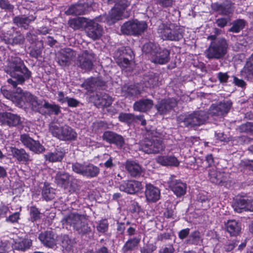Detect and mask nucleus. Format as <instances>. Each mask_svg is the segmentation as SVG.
I'll list each match as a JSON object with an SVG mask.
<instances>
[{
	"label": "nucleus",
	"mask_w": 253,
	"mask_h": 253,
	"mask_svg": "<svg viewBox=\"0 0 253 253\" xmlns=\"http://www.w3.org/2000/svg\"><path fill=\"white\" fill-rule=\"evenodd\" d=\"M6 72L11 79L7 80L13 88L22 85L31 77V72L25 66L23 61L18 57H11L6 68Z\"/></svg>",
	"instance_id": "nucleus-1"
},
{
	"label": "nucleus",
	"mask_w": 253,
	"mask_h": 253,
	"mask_svg": "<svg viewBox=\"0 0 253 253\" xmlns=\"http://www.w3.org/2000/svg\"><path fill=\"white\" fill-rule=\"evenodd\" d=\"M61 222L64 227L68 229L72 227L81 236L89 234L91 232L85 214L71 212L62 218Z\"/></svg>",
	"instance_id": "nucleus-2"
},
{
	"label": "nucleus",
	"mask_w": 253,
	"mask_h": 253,
	"mask_svg": "<svg viewBox=\"0 0 253 253\" xmlns=\"http://www.w3.org/2000/svg\"><path fill=\"white\" fill-rule=\"evenodd\" d=\"M228 44L224 38H218L211 42L205 50V54L209 59H220L224 57L227 52Z\"/></svg>",
	"instance_id": "nucleus-3"
},
{
	"label": "nucleus",
	"mask_w": 253,
	"mask_h": 253,
	"mask_svg": "<svg viewBox=\"0 0 253 253\" xmlns=\"http://www.w3.org/2000/svg\"><path fill=\"white\" fill-rule=\"evenodd\" d=\"M208 119V114L203 111H195L191 114L180 115L178 117V121L183 123L185 126L188 127L202 125Z\"/></svg>",
	"instance_id": "nucleus-4"
},
{
	"label": "nucleus",
	"mask_w": 253,
	"mask_h": 253,
	"mask_svg": "<svg viewBox=\"0 0 253 253\" xmlns=\"http://www.w3.org/2000/svg\"><path fill=\"white\" fill-rule=\"evenodd\" d=\"M49 131L53 136L63 141H74L78 136L76 131L67 125H53L50 127Z\"/></svg>",
	"instance_id": "nucleus-5"
},
{
	"label": "nucleus",
	"mask_w": 253,
	"mask_h": 253,
	"mask_svg": "<svg viewBox=\"0 0 253 253\" xmlns=\"http://www.w3.org/2000/svg\"><path fill=\"white\" fill-rule=\"evenodd\" d=\"M147 28L145 22L135 19L124 23L121 26V31L124 35L137 36L143 33Z\"/></svg>",
	"instance_id": "nucleus-6"
},
{
	"label": "nucleus",
	"mask_w": 253,
	"mask_h": 253,
	"mask_svg": "<svg viewBox=\"0 0 253 253\" xmlns=\"http://www.w3.org/2000/svg\"><path fill=\"white\" fill-rule=\"evenodd\" d=\"M95 61V55L91 50H85L78 56L76 64L84 71L90 70Z\"/></svg>",
	"instance_id": "nucleus-7"
},
{
	"label": "nucleus",
	"mask_w": 253,
	"mask_h": 253,
	"mask_svg": "<svg viewBox=\"0 0 253 253\" xmlns=\"http://www.w3.org/2000/svg\"><path fill=\"white\" fill-rule=\"evenodd\" d=\"M142 150L146 153H159L163 151L165 146L162 139L157 137L145 139L141 145Z\"/></svg>",
	"instance_id": "nucleus-8"
},
{
	"label": "nucleus",
	"mask_w": 253,
	"mask_h": 253,
	"mask_svg": "<svg viewBox=\"0 0 253 253\" xmlns=\"http://www.w3.org/2000/svg\"><path fill=\"white\" fill-rule=\"evenodd\" d=\"M72 168L75 172L90 178L97 176L100 172V169L91 164L84 165L75 163L72 164Z\"/></svg>",
	"instance_id": "nucleus-9"
},
{
	"label": "nucleus",
	"mask_w": 253,
	"mask_h": 253,
	"mask_svg": "<svg viewBox=\"0 0 253 253\" xmlns=\"http://www.w3.org/2000/svg\"><path fill=\"white\" fill-rule=\"evenodd\" d=\"M158 32L163 40L178 41L183 38V35L179 30L172 29L170 27L164 24L159 26Z\"/></svg>",
	"instance_id": "nucleus-10"
},
{
	"label": "nucleus",
	"mask_w": 253,
	"mask_h": 253,
	"mask_svg": "<svg viewBox=\"0 0 253 253\" xmlns=\"http://www.w3.org/2000/svg\"><path fill=\"white\" fill-rule=\"evenodd\" d=\"M55 181L58 185L64 189L70 187L73 190H75L77 188V179L66 172H57L55 176Z\"/></svg>",
	"instance_id": "nucleus-11"
},
{
	"label": "nucleus",
	"mask_w": 253,
	"mask_h": 253,
	"mask_svg": "<svg viewBox=\"0 0 253 253\" xmlns=\"http://www.w3.org/2000/svg\"><path fill=\"white\" fill-rule=\"evenodd\" d=\"M232 106L231 100H223L217 104H212L209 109V113L212 116L222 117L230 111Z\"/></svg>",
	"instance_id": "nucleus-12"
},
{
	"label": "nucleus",
	"mask_w": 253,
	"mask_h": 253,
	"mask_svg": "<svg viewBox=\"0 0 253 253\" xmlns=\"http://www.w3.org/2000/svg\"><path fill=\"white\" fill-rule=\"evenodd\" d=\"M87 37L93 40H96L101 37L103 33V27L93 20H89L85 28Z\"/></svg>",
	"instance_id": "nucleus-13"
},
{
	"label": "nucleus",
	"mask_w": 253,
	"mask_h": 253,
	"mask_svg": "<svg viewBox=\"0 0 253 253\" xmlns=\"http://www.w3.org/2000/svg\"><path fill=\"white\" fill-rule=\"evenodd\" d=\"M234 211L238 213L243 211H253V198L242 197L237 199L233 204Z\"/></svg>",
	"instance_id": "nucleus-14"
},
{
	"label": "nucleus",
	"mask_w": 253,
	"mask_h": 253,
	"mask_svg": "<svg viewBox=\"0 0 253 253\" xmlns=\"http://www.w3.org/2000/svg\"><path fill=\"white\" fill-rule=\"evenodd\" d=\"M177 105V102L174 98L164 99L155 105L158 113L160 115H165L173 109Z\"/></svg>",
	"instance_id": "nucleus-15"
},
{
	"label": "nucleus",
	"mask_w": 253,
	"mask_h": 253,
	"mask_svg": "<svg viewBox=\"0 0 253 253\" xmlns=\"http://www.w3.org/2000/svg\"><path fill=\"white\" fill-rule=\"evenodd\" d=\"M20 140L24 146L36 153H42L45 150L38 141L34 140L26 134L21 135Z\"/></svg>",
	"instance_id": "nucleus-16"
},
{
	"label": "nucleus",
	"mask_w": 253,
	"mask_h": 253,
	"mask_svg": "<svg viewBox=\"0 0 253 253\" xmlns=\"http://www.w3.org/2000/svg\"><path fill=\"white\" fill-rule=\"evenodd\" d=\"M208 170L209 177L211 182L221 185L227 181L228 173L218 170L215 167L210 168Z\"/></svg>",
	"instance_id": "nucleus-17"
},
{
	"label": "nucleus",
	"mask_w": 253,
	"mask_h": 253,
	"mask_svg": "<svg viewBox=\"0 0 253 253\" xmlns=\"http://www.w3.org/2000/svg\"><path fill=\"white\" fill-rule=\"evenodd\" d=\"M168 183L169 187L177 197L182 196L186 193V184L180 180L176 179L174 176L171 175L170 177Z\"/></svg>",
	"instance_id": "nucleus-18"
},
{
	"label": "nucleus",
	"mask_w": 253,
	"mask_h": 253,
	"mask_svg": "<svg viewBox=\"0 0 253 253\" xmlns=\"http://www.w3.org/2000/svg\"><path fill=\"white\" fill-rule=\"evenodd\" d=\"M142 188L141 183L134 180L125 181L119 186L120 191L129 194H134L138 192Z\"/></svg>",
	"instance_id": "nucleus-19"
},
{
	"label": "nucleus",
	"mask_w": 253,
	"mask_h": 253,
	"mask_svg": "<svg viewBox=\"0 0 253 253\" xmlns=\"http://www.w3.org/2000/svg\"><path fill=\"white\" fill-rule=\"evenodd\" d=\"M0 123L10 127L16 126L21 124L20 117L9 112L0 113Z\"/></svg>",
	"instance_id": "nucleus-20"
},
{
	"label": "nucleus",
	"mask_w": 253,
	"mask_h": 253,
	"mask_svg": "<svg viewBox=\"0 0 253 253\" xmlns=\"http://www.w3.org/2000/svg\"><path fill=\"white\" fill-rule=\"evenodd\" d=\"M39 239L46 247L53 249L56 245V236L52 230H47L41 233Z\"/></svg>",
	"instance_id": "nucleus-21"
},
{
	"label": "nucleus",
	"mask_w": 253,
	"mask_h": 253,
	"mask_svg": "<svg viewBox=\"0 0 253 253\" xmlns=\"http://www.w3.org/2000/svg\"><path fill=\"white\" fill-rule=\"evenodd\" d=\"M75 56V52L71 48L62 49L58 57V63L61 66H68Z\"/></svg>",
	"instance_id": "nucleus-22"
},
{
	"label": "nucleus",
	"mask_w": 253,
	"mask_h": 253,
	"mask_svg": "<svg viewBox=\"0 0 253 253\" xmlns=\"http://www.w3.org/2000/svg\"><path fill=\"white\" fill-rule=\"evenodd\" d=\"M95 105L98 107H108L112 103V98L104 92H97L92 97Z\"/></svg>",
	"instance_id": "nucleus-23"
},
{
	"label": "nucleus",
	"mask_w": 253,
	"mask_h": 253,
	"mask_svg": "<svg viewBox=\"0 0 253 253\" xmlns=\"http://www.w3.org/2000/svg\"><path fill=\"white\" fill-rule=\"evenodd\" d=\"M36 17L33 15L26 16L25 15H18L13 18V22L18 27L27 30L29 28L30 24L35 21Z\"/></svg>",
	"instance_id": "nucleus-24"
},
{
	"label": "nucleus",
	"mask_w": 253,
	"mask_h": 253,
	"mask_svg": "<svg viewBox=\"0 0 253 253\" xmlns=\"http://www.w3.org/2000/svg\"><path fill=\"white\" fill-rule=\"evenodd\" d=\"M102 138L108 143L115 144L119 146H122L124 143V139L121 135L111 131H105Z\"/></svg>",
	"instance_id": "nucleus-25"
},
{
	"label": "nucleus",
	"mask_w": 253,
	"mask_h": 253,
	"mask_svg": "<svg viewBox=\"0 0 253 253\" xmlns=\"http://www.w3.org/2000/svg\"><path fill=\"white\" fill-rule=\"evenodd\" d=\"M145 195L148 201L155 202L160 199V191L158 188L152 184H146Z\"/></svg>",
	"instance_id": "nucleus-26"
},
{
	"label": "nucleus",
	"mask_w": 253,
	"mask_h": 253,
	"mask_svg": "<svg viewBox=\"0 0 253 253\" xmlns=\"http://www.w3.org/2000/svg\"><path fill=\"white\" fill-rule=\"evenodd\" d=\"M125 9L126 8H123L122 7L114 6L107 17L108 22L110 24L114 23L124 17H127V16L124 15Z\"/></svg>",
	"instance_id": "nucleus-27"
},
{
	"label": "nucleus",
	"mask_w": 253,
	"mask_h": 253,
	"mask_svg": "<svg viewBox=\"0 0 253 253\" xmlns=\"http://www.w3.org/2000/svg\"><path fill=\"white\" fill-rule=\"evenodd\" d=\"M170 52L169 50L164 48L160 49L158 52L153 56L151 61L156 64H165L168 63L169 59Z\"/></svg>",
	"instance_id": "nucleus-28"
},
{
	"label": "nucleus",
	"mask_w": 253,
	"mask_h": 253,
	"mask_svg": "<svg viewBox=\"0 0 253 253\" xmlns=\"http://www.w3.org/2000/svg\"><path fill=\"white\" fill-rule=\"evenodd\" d=\"M153 106V101L150 99H142L133 104L134 111L140 112H146L150 110Z\"/></svg>",
	"instance_id": "nucleus-29"
},
{
	"label": "nucleus",
	"mask_w": 253,
	"mask_h": 253,
	"mask_svg": "<svg viewBox=\"0 0 253 253\" xmlns=\"http://www.w3.org/2000/svg\"><path fill=\"white\" fill-rule=\"evenodd\" d=\"M11 152L13 157L16 158L19 162L26 164L32 160L29 154L24 149L12 147L11 148Z\"/></svg>",
	"instance_id": "nucleus-30"
},
{
	"label": "nucleus",
	"mask_w": 253,
	"mask_h": 253,
	"mask_svg": "<svg viewBox=\"0 0 253 253\" xmlns=\"http://www.w3.org/2000/svg\"><path fill=\"white\" fill-rule=\"evenodd\" d=\"M65 153L63 149H56L54 152H49L44 155V158L46 161L49 162H59L62 161Z\"/></svg>",
	"instance_id": "nucleus-31"
},
{
	"label": "nucleus",
	"mask_w": 253,
	"mask_h": 253,
	"mask_svg": "<svg viewBox=\"0 0 253 253\" xmlns=\"http://www.w3.org/2000/svg\"><path fill=\"white\" fill-rule=\"evenodd\" d=\"M126 169L132 177L139 176L142 172L140 165L133 161H127L125 165Z\"/></svg>",
	"instance_id": "nucleus-32"
},
{
	"label": "nucleus",
	"mask_w": 253,
	"mask_h": 253,
	"mask_svg": "<svg viewBox=\"0 0 253 253\" xmlns=\"http://www.w3.org/2000/svg\"><path fill=\"white\" fill-rule=\"evenodd\" d=\"M140 242V238L133 237L128 239L124 244L122 251L123 253H131V252L137 248Z\"/></svg>",
	"instance_id": "nucleus-33"
},
{
	"label": "nucleus",
	"mask_w": 253,
	"mask_h": 253,
	"mask_svg": "<svg viewBox=\"0 0 253 253\" xmlns=\"http://www.w3.org/2000/svg\"><path fill=\"white\" fill-rule=\"evenodd\" d=\"M156 161L157 163L164 166H175L179 165V162L176 157L171 156H159L156 157Z\"/></svg>",
	"instance_id": "nucleus-34"
},
{
	"label": "nucleus",
	"mask_w": 253,
	"mask_h": 253,
	"mask_svg": "<svg viewBox=\"0 0 253 253\" xmlns=\"http://www.w3.org/2000/svg\"><path fill=\"white\" fill-rule=\"evenodd\" d=\"M212 9L221 15H227L232 11L231 3L224 2L221 4L217 3L211 5Z\"/></svg>",
	"instance_id": "nucleus-35"
},
{
	"label": "nucleus",
	"mask_w": 253,
	"mask_h": 253,
	"mask_svg": "<svg viewBox=\"0 0 253 253\" xmlns=\"http://www.w3.org/2000/svg\"><path fill=\"white\" fill-rule=\"evenodd\" d=\"M22 96L25 100L30 104L33 110H38L42 106H43L42 101L38 99L36 96H34L30 92H23Z\"/></svg>",
	"instance_id": "nucleus-36"
},
{
	"label": "nucleus",
	"mask_w": 253,
	"mask_h": 253,
	"mask_svg": "<svg viewBox=\"0 0 253 253\" xmlns=\"http://www.w3.org/2000/svg\"><path fill=\"white\" fill-rule=\"evenodd\" d=\"M14 88L15 89V91L13 93L6 89H1V92L5 98L12 101H19L22 96L23 90L17 86Z\"/></svg>",
	"instance_id": "nucleus-37"
},
{
	"label": "nucleus",
	"mask_w": 253,
	"mask_h": 253,
	"mask_svg": "<svg viewBox=\"0 0 253 253\" xmlns=\"http://www.w3.org/2000/svg\"><path fill=\"white\" fill-rule=\"evenodd\" d=\"M88 19L83 17H78L70 19L68 21L69 26L74 30L85 28Z\"/></svg>",
	"instance_id": "nucleus-38"
},
{
	"label": "nucleus",
	"mask_w": 253,
	"mask_h": 253,
	"mask_svg": "<svg viewBox=\"0 0 253 253\" xmlns=\"http://www.w3.org/2000/svg\"><path fill=\"white\" fill-rule=\"evenodd\" d=\"M160 47L155 43L149 42L144 44L142 48L143 53L146 55L151 61L153 56L158 52Z\"/></svg>",
	"instance_id": "nucleus-39"
},
{
	"label": "nucleus",
	"mask_w": 253,
	"mask_h": 253,
	"mask_svg": "<svg viewBox=\"0 0 253 253\" xmlns=\"http://www.w3.org/2000/svg\"><path fill=\"white\" fill-rule=\"evenodd\" d=\"M225 227L227 231L233 236L238 235L241 229L240 224L235 220H228L225 224Z\"/></svg>",
	"instance_id": "nucleus-40"
},
{
	"label": "nucleus",
	"mask_w": 253,
	"mask_h": 253,
	"mask_svg": "<svg viewBox=\"0 0 253 253\" xmlns=\"http://www.w3.org/2000/svg\"><path fill=\"white\" fill-rule=\"evenodd\" d=\"M32 241L29 239H23L20 241H16L13 244L12 247L14 250L25 251L29 249L32 246Z\"/></svg>",
	"instance_id": "nucleus-41"
},
{
	"label": "nucleus",
	"mask_w": 253,
	"mask_h": 253,
	"mask_svg": "<svg viewBox=\"0 0 253 253\" xmlns=\"http://www.w3.org/2000/svg\"><path fill=\"white\" fill-rule=\"evenodd\" d=\"M202 242L203 239L200 232L198 231H194L191 233L185 242L188 245H198Z\"/></svg>",
	"instance_id": "nucleus-42"
},
{
	"label": "nucleus",
	"mask_w": 253,
	"mask_h": 253,
	"mask_svg": "<svg viewBox=\"0 0 253 253\" xmlns=\"http://www.w3.org/2000/svg\"><path fill=\"white\" fill-rule=\"evenodd\" d=\"M62 247L67 251H70L75 245V239L70 238L68 235H63L61 236Z\"/></svg>",
	"instance_id": "nucleus-43"
},
{
	"label": "nucleus",
	"mask_w": 253,
	"mask_h": 253,
	"mask_svg": "<svg viewBox=\"0 0 253 253\" xmlns=\"http://www.w3.org/2000/svg\"><path fill=\"white\" fill-rule=\"evenodd\" d=\"M43 48V42L42 41H38L36 42L35 46L31 49L30 55L32 57L37 58L41 56Z\"/></svg>",
	"instance_id": "nucleus-44"
},
{
	"label": "nucleus",
	"mask_w": 253,
	"mask_h": 253,
	"mask_svg": "<svg viewBox=\"0 0 253 253\" xmlns=\"http://www.w3.org/2000/svg\"><path fill=\"white\" fill-rule=\"evenodd\" d=\"M85 7L84 4H77L72 5L67 10V13L69 14L81 15L84 14Z\"/></svg>",
	"instance_id": "nucleus-45"
},
{
	"label": "nucleus",
	"mask_w": 253,
	"mask_h": 253,
	"mask_svg": "<svg viewBox=\"0 0 253 253\" xmlns=\"http://www.w3.org/2000/svg\"><path fill=\"white\" fill-rule=\"evenodd\" d=\"M42 195L45 200H51L54 198V190L48 185H44L42 188Z\"/></svg>",
	"instance_id": "nucleus-46"
},
{
	"label": "nucleus",
	"mask_w": 253,
	"mask_h": 253,
	"mask_svg": "<svg viewBox=\"0 0 253 253\" xmlns=\"http://www.w3.org/2000/svg\"><path fill=\"white\" fill-rule=\"evenodd\" d=\"M246 21L243 19H238L233 22L232 27L228 30L230 32L239 33L245 26Z\"/></svg>",
	"instance_id": "nucleus-47"
},
{
	"label": "nucleus",
	"mask_w": 253,
	"mask_h": 253,
	"mask_svg": "<svg viewBox=\"0 0 253 253\" xmlns=\"http://www.w3.org/2000/svg\"><path fill=\"white\" fill-rule=\"evenodd\" d=\"M43 107L48 110L49 114H54L58 115L60 112V107L55 104H50L47 101H44Z\"/></svg>",
	"instance_id": "nucleus-48"
},
{
	"label": "nucleus",
	"mask_w": 253,
	"mask_h": 253,
	"mask_svg": "<svg viewBox=\"0 0 253 253\" xmlns=\"http://www.w3.org/2000/svg\"><path fill=\"white\" fill-rule=\"evenodd\" d=\"M97 84V79L95 78H89L86 80L82 84L88 91H93Z\"/></svg>",
	"instance_id": "nucleus-49"
},
{
	"label": "nucleus",
	"mask_w": 253,
	"mask_h": 253,
	"mask_svg": "<svg viewBox=\"0 0 253 253\" xmlns=\"http://www.w3.org/2000/svg\"><path fill=\"white\" fill-rule=\"evenodd\" d=\"M119 120L121 122L130 124L136 121L135 116L130 113H121L119 116Z\"/></svg>",
	"instance_id": "nucleus-50"
},
{
	"label": "nucleus",
	"mask_w": 253,
	"mask_h": 253,
	"mask_svg": "<svg viewBox=\"0 0 253 253\" xmlns=\"http://www.w3.org/2000/svg\"><path fill=\"white\" fill-rule=\"evenodd\" d=\"M238 130L241 133L253 134V122L242 124L238 127Z\"/></svg>",
	"instance_id": "nucleus-51"
},
{
	"label": "nucleus",
	"mask_w": 253,
	"mask_h": 253,
	"mask_svg": "<svg viewBox=\"0 0 253 253\" xmlns=\"http://www.w3.org/2000/svg\"><path fill=\"white\" fill-rule=\"evenodd\" d=\"M123 90L126 91L127 96H134L140 93V90L135 85L124 86Z\"/></svg>",
	"instance_id": "nucleus-52"
},
{
	"label": "nucleus",
	"mask_w": 253,
	"mask_h": 253,
	"mask_svg": "<svg viewBox=\"0 0 253 253\" xmlns=\"http://www.w3.org/2000/svg\"><path fill=\"white\" fill-rule=\"evenodd\" d=\"M41 213L38 208L36 207L32 206L30 209V215L31 220L32 222L37 221L41 219Z\"/></svg>",
	"instance_id": "nucleus-53"
},
{
	"label": "nucleus",
	"mask_w": 253,
	"mask_h": 253,
	"mask_svg": "<svg viewBox=\"0 0 253 253\" xmlns=\"http://www.w3.org/2000/svg\"><path fill=\"white\" fill-rule=\"evenodd\" d=\"M157 249L156 245L152 243H147L140 248V253H152Z\"/></svg>",
	"instance_id": "nucleus-54"
},
{
	"label": "nucleus",
	"mask_w": 253,
	"mask_h": 253,
	"mask_svg": "<svg viewBox=\"0 0 253 253\" xmlns=\"http://www.w3.org/2000/svg\"><path fill=\"white\" fill-rule=\"evenodd\" d=\"M107 1L109 4H114V6L122 7L123 8H126L130 4L126 0H107Z\"/></svg>",
	"instance_id": "nucleus-55"
},
{
	"label": "nucleus",
	"mask_w": 253,
	"mask_h": 253,
	"mask_svg": "<svg viewBox=\"0 0 253 253\" xmlns=\"http://www.w3.org/2000/svg\"><path fill=\"white\" fill-rule=\"evenodd\" d=\"M24 42V36L19 33H16V35L13 38L8 39L7 43L10 44H21Z\"/></svg>",
	"instance_id": "nucleus-56"
},
{
	"label": "nucleus",
	"mask_w": 253,
	"mask_h": 253,
	"mask_svg": "<svg viewBox=\"0 0 253 253\" xmlns=\"http://www.w3.org/2000/svg\"><path fill=\"white\" fill-rule=\"evenodd\" d=\"M130 58L126 57H123L119 59L117 63L119 65L124 68H127L130 64L131 61L132 60L133 57L130 54H129Z\"/></svg>",
	"instance_id": "nucleus-57"
},
{
	"label": "nucleus",
	"mask_w": 253,
	"mask_h": 253,
	"mask_svg": "<svg viewBox=\"0 0 253 253\" xmlns=\"http://www.w3.org/2000/svg\"><path fill=\"white\" fill-rule=\"evenodd\" d=\"M147 83L150 87L158 85L159 84V78L155 74L152 73L149 75Z\"/></svg>",
	"instance_id": "nucleus-58"
},
{
	"label": "nucleus",
	"mask_w": 253,
	"mask_h": 253,
	"mask_svg": "<svg viewBox=\"0 0 253 253\" xmlns=\"http://www.w3.org/2000/svg\"><path fill=\"white\" fill-rule=\"evenodd\" d=\"M96 228L99 232L105 233L108 229V221L106 219H103L100 221Z\"/></svg>",
	"instance_id": "nucleus-59"
},
{
	"label": "nucleus",
	"mask_w": 253,
	"mask_h": 253,
	"mask_svg": "<svg viewBox=\"0 0 253 253\" xmlns=\"http://www.w3.org/2000/svg\"><path fill=\"white\" fill-rule=\"evenodd\" d=\"M156 3L163 8L171 7L174 3L173 0H155Z\"/></svg>",
	"instance_id": "nucleus-60"
},
{
	"label": "nucleus",
	"mask_w": 253,
	"mask_h": 253,
	"mask_svg": "<svg viewBox=\"0 0 253 253\" xmlns=\"http://www.w3.org/2000/svg\"><path fill=\"white\" fill-rule=\"evenodd\" d=\"M0 8L4 10H11L13 8V6L8 0H0Z\"/></svg>",
	"instance_id": "nucleus-61"
},
{
	"label": "nucleus",
	"mask_w": 253,
	"mask_h": 253,
	"mask_svg": "<svg viewBox=\"0 0 253 253\" xmlns=\"http://www.w3.org/2000/svg\"><path fill=\"white\" fill-rule=\"evenodd\" d=\"M217 78L221 84L226 83L229 76L227 73L219 72L217 75Z\"/></svg>",
	"instance_id": "nucleus-62"
},
{
	"label": "nucleus",
	"mask_w": 253,
	"mask_h": 253,
	"mask_svg": "<svg viewBox=\"0 0 253 253\" xmlns=\"http://www.w3.org/2000/svg\"><path fill=\"white\" fill-rule=\"evenodd\" d=\"M20 218V213L16 212L6 218V222H10L11 223L17 222Z\"/></svg>",
	"instance_id": "nucleus-63"
},
{
	"label": "nucleus",
	"mask_w": 253,
	"mask_h": 253,
	"mask_svg": "<svg viewBox=\"0 0 253 253\" xmlns=\"http://www.w3.org/2000/svg\"><path fill=\"white\" fill-rule=\"evenodd\" d=\"M243 72L246 74L248 78L253 79V66L251 67L245 66Z\"/></svg>",
	"instance_id": "nucleus-64"
}]
</instances>
